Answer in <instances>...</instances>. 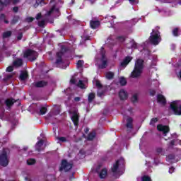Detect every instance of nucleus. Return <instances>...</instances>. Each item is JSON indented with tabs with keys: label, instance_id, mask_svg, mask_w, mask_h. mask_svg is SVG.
Listing matches in <instances>:
<instances>
[{
	"label": "nucleus",
	"instance_id": "nucleus-1",
	"mask_svg": "<svg viewBox=\"0 0 181 181\" xmlns=\"http://www.w3.org/2000/svg\"><path fill=\"white\" fill-rule=\"evenodd\" d=\"M144 72V59H138L135 62L134 68L129 75L130 78H141Z\"/></svg>",
	"mask_w": 181,
	"mask_h": 181
},
{
	"label": "nucleus",
	"instance_id": "nucleus-2",
	"mask_svg": "<svg viewBox=\"0 0 181 181\" xmlns=\"http://www.w3.org/2000/svg\"><path fill=\"white\" fill-rule=\"evenodd\" d=\"M125 166V160L123 158L118 159L112 167V172L116 177L121 176L124 173V168Z\"/></svg>",
	"mask_w": 181,
	"mask_h": 181
},
{
	"label": "nucleus",
	"instance_id": "nucleus-3",
	"mask_svg": "<svg viewBox=\"0 0 181 181\" xmlns=\"http://www.w3.org/2000/svg\"><path fill=\"white\" fill-rule=\"evenodd\" d=\"M96 64L99 69H105V67H107V64H108V60L105 57V52L103 47L101 48L99 59L96 61Z\"/></svg>",
	"mask_w": 181,
	"mask_h": 181
},
{
	"label": "nucleus",
	"instance_id": "nucleus-4",
	"mask_svg": "<svg viewBox=\"0 0 181 181\" xmlns=\"http://www.w3.org/2000/svg\"><path fill=\"white\" fill-rule=\"evenodd\" d=\"M149 40L152 45H159V42H160V34L158 30H153L151 33V36L149 37Z\"/></svg>",
	"mask_w": 181,
	"mask_h": 181
},
{
	"label": "nucleus",
	"instance_id": "nucleus-5",
	"mask_svg": "<svg viewBox=\"0 0 181 181\" xmlns=\"http://www.w3.org/2000/svg\"><path fill=\"white\" fill-rule=\"evenodd\" d=\"M170 108L173 111L175 115H181V101H173L170 105Z\"/></svg>",
	"mask_w": 181,
	"mask_h": 181
},
{
	"label": "nucleus",
	"instance_id": "nucleus-6",
	"mask_svg": "<svg viewBox=\"0 0 181 181\" xmlns=\"http://www.w3.org/2000/svg\"><path fill=\"white\" fill-rule=\"evenodd\" d=\"M38 54L33 49H27L24 52V57L28 59L30 62H34L37 59Z\"/></svg>",
	"mask_w": 181,
	"mask_h": 181
},
{
	"label": "nucleus",
	"instance_id": "nucleus-7",
	"mask_svg": "<svg viewBox=\"0 0 181 181\" xmlns=\"http://www.w3.org/2000/svg\"><path fill=\"white\" fill-rule=\"evenodd\" d=\"M69 113L71 114V118L74 125L77 127V125H78V117H79L78 110H71Z\"/></svg>",
	"mask_w": 181,
	"mask_h": 181
},
{
	"label": "nucleus",
	"instance_id": "nucleus-8",
	"mask_svg": "<svg viewBox=\"0 0 181 181\" xmlns=\"http://www.w3.org/2000/svg\"><path fill=\"white\" fill-rule=\"evenodd\" d=\"M71 168H73L71 163H69L66 160H63L61 164L60 170H64L65 172H67L68 170H70Z\"/></svg>",
	"mask_w": 181,
	"mask_h": 181
},
{
	"label": "nucleus",
	"instance_id": "nucleus-9",
	"mask_svg": "<svg viewBox=\"0 0 181 181\" xmlns=\"http://www.w3.org/2000/svg\"><path fill=\"white\" fill-rule=\"evenodd\" d=\"M8 156H6V151H4L0 156V165L1 166H8Z\"/></svg>",
	"mask_w": 181,
	"mask_h": 181
},
{
	"label": "nucleus",
	"instance_id": "nucleus-10",
	"mask_svg": "<svg viewBox=\"0 0 181 181\" xmlns=\"http://www.w3.org/2000/svg\"><path fill=\"white\" fill-rule=\"evenodd\" d=\"M157 130L159 131V132H163V135H166V134L169 132L170 129L168 126H165L163 124H158L157 125Z\"/></svg>",
	"mask_w": 181,
	"mask_h": 181
},
{
	"label": "nucleus",
	"instance_id": "nucleus-11",
	"mask_svg": "<svg viewBox=\"0 0 181 181\" xmlns=\"http://www.w3.org/2000/svg\"><path fill=\"white\" fill-rule=\"evenodd\" d=\"M45 142V140L41 139L37 141V143L35 144V149L40 152V151H43L45 149V145L43 144Z\"/></svg>",
	"mask_w": 181,
	"mask_h": 181
},
{
	"label": "nucleus",
	"instance_id": "nucleus-12",
	"mask_svg": "<svg viewBox=\"0 0 181 181\" xmlns=\"http://www.w3.org/2000/svg\"><path fill=\"white\" fill-rule=\"evenodd\" d=\"M131 60H132V57H126L120 64L121 67H123L124 69H125V66L129 64V63L131 62Z\"/></svg>",
	"mask_w": 181,
	"mask_h": 181
},
{
	"label": "nucleus",
	"instance_id": "nucleus-13",
	"mask_svg": "<svg viewBox=\"0 0 181 181\" xmlns=\"http://www.w3.org/2000/svg\"><path fill=\"white\" fill-rule=\"evenodd\" d=\"M90 28H92V29H97V28H98V26H100V21L98 20L92 19L90 21Z\"/></svg>",
	"mask_w": 181,
	"mask_h": 181
},
{
	"label": "nucleus",
	"instance_id": "nucleus-14",
	"mask_svg": "<svg viewBox=\"0 0 181 181\" xmlns=\"http://www.w3.org/2000/svg\"><path fill=\"white\" fill-rule=\"evenodd\" d=\"M33 86L37 88L46 87V86H47V82L45 81H39L37 82H35Z\"/></svg>",
	"mask_w": 181,
	"mask_h": 181
},
{
	"label": "nucleus",
	"instance_id": "nucleus-15",
	"mask_svg": "<svg viewBox=\"0 0 181 181\" xmlns=\"http://www.w3.org/2000/svg\"><path fill=\"white\" fill-rule=\"evenodd\" d=\"M15 103H16V100L13 98H9L5 100L6 107H7V108H11Z\"/></svg>",
	"mask_w": 181,
	"mask_h": 181
},
{
	"label": "nucleus",
	"instance_id": "nucleus-16",
	"mask_svg": "<svg viewBox=\"0 0 181 181\" xmlns=\"http://www.w3.org/2000/svg\"><path fill=\"white\" fill-rule=\"evenodd\" d=\"M95 84L98 88H99L98 91V95L99 97H103V95H104V91H102L100 89L103 87V86L101 85V83H100V81H96Z\"/></svg>",
	"mask_w": 181,
	"mask_h": 181
},
{
	"label": "nucleus",
	"instance_id": "nucleus-17",
	"mask_svg": "<svg viewBox=\"0 0 181 181\" xmlns=\"http://www.w3.org/2000/svg\"><path fill=\"white\" fill-rule=\"evenodd\" d=\"M157 101L163 105H165L166 104V98H165V96H163V95H158Z\"/></svg>",
	"mask_w": 181,
	"mask_h": 181
},
{
	"label": "nucleus",
	"instance_id": "nucleus-18",
	"mask_svg": "<svg viewBox=\"0 0 181 181\" xmlns=\"http://www.w3.org/2000/svg\"><path fill=\"white\" fill-rule=\"evenodd\" d=\"M52 13H57L59 14V8H56V6H53L50 11H47L45 14V16H50Z\"/></svg>",
	"mask_w": 181,
	"mask_h": 181
},
{
	"label": "nucleus",
	"instance_id": "nucleus-19",
	"mask_svg": "<svg viewBox=\"0 0 181 181\" xmlns=\"http://www.w3.org/2000/svg\"><path fill=\"white\" fill-rule=\"evenodd\" d=\"M107 171L106 168H103L101 170V171H98L99 177L100 179H105V177H107Z\"/></svg>",
	"mask_w": 181,
	"mask_h": 181
},
{
	"label": "nucleus",
	"instance_id": "nucleus-20",
	"mask_svg": "<svg viewBox=\"0 0 181 181\" xmlns=\"http://www.w3.org/2000/svg\"><path fill=\"white\" fill-rule=\"evenodd\" d=\"M119 96L121 100H127L128 98V93L124 90H122L119 92Z\"/></svg>",
	"mask_w": 181,
	"mask_h": 181
},
{
	"label": "nucleus",
	"instance_id": "nucleus-21",
	"mask_svg": "<svg viewBox=\"0 0 181 181\" xmlns=\"http://www.w3.org/2000/svg\"><path fill=\"white\" fill-rule=\"evenodd\" d=\"M13 64L15 67H21L23 64V61H22V59H17L13 62Z\"/></svg>",
	"mask_w": 181,
	"mask_h": 181
},
{
	"label": "nucleus",
	"instance_id": "nucleus-22",
	"mask_svg": "<svg viewBox=\"0 0 181 181\" xmlns=\"http://www.w3.org/2000/svg\"><path fill=\"white\" fill-rule=\"evenodd\" d=\"M28 71H22L21 74H20V76H19V78L20 80H21L22 81H25V79L28 78Z\"/></svg>",
	"mask_w": 181,
	"mask_h": 181
},
{
	"label": "nucleus",
	"instance_id": "nucleus-23",
	"mask_svg": "<svg viewBox=\"0 0 181 181\" xmlns=\"http://www.w3.org/2000/svg\"><path fill=\"white\" fill-rule=\"evenodd\" d=\"M167 162H169L170 163H173L175 162H177V160L175 159V156L170 155L166 158Z\"/></svg>",
	"mask_w": 181,
	"mask_h": 181
},
{
	"label": "nucleus",
	"instance_id": "nucleus-24",
	"mask_svg": "<svg viewBox=\"0 0 181 181\" xmlns=\"http://www.w3.org/2000/svg\"><path fill=\"white\" fill-rule=\"evenodd\" d=\"M94 98H95V93H89L88 95V103H93V101H94Z\"/></svg>",
	"mask_w": 181,
	"mask_h": 181
},
{
	"label": "nucleus",
	"instance_id": "nucleus-25",
	"mask_svg": "<svg viewBox=\"0 0 181 181\" xmlns=\"http://www.w3.org/2000/svg\"><path fill=\"white\" fill-rule=\"evenodd\" d=\"M105 77L107 80H112V78H114V73L112 71L107 72L105 74Z\"/></svg>",
	"mask_w": 181,
	"mask_h": 181
},
{
	"label": "nucleus",
	"instance_id": "nucleus-26",
	"mask_svg": "<svg viewBox=\"0 0 181 181\" xmlns=\"http://www.w3.org/2000/svg\"><path fill=\"white\" fill-rule=\"evenodd\" d=\"M12 2L11 0H5L4 2H1L0 0V11L4 8V5H9Z\"/></svg>",
	"mask_w": 181,
	"mask_h": 181
},
{
	"label": "nucleus",
	"instance_id": "nucleus-27",
	"mask_svg": "<svg viewBox=\"0 0 181 181\" xmlns=\"http://www.w3.org/2000/svg\"><path fill=\"white\" fill-rule=\"evenodd\" d=\"M12 35V32L11 31H6L3 33V39H6L8 37H11Z\"/></svg>",
	"mask_w": 181,
	"mask_h": 181
},
{
	"label": "nucleus",
	"instance_id": "nucleus-28",
	"mask_svg": "<svg viewBox=\"0 0 181 181\" xmlns=\"http://www.w3.org/2000/svg\"><path fill=\"white\" fill-rule=\"evenodd\" d=\"M127 128L129 129L132 128V119L131 117L127 118Z\"/></svg>",
	"mask_w": 181,
	"mask_h": 181
},
{
	"label": "nucleus",
	"instance_id": "nucleus-29",
	"mask_svg": "<svg viewBox=\"0 0 181 181\" xmlns=\"http://www.w3.org/2000/svg\"><path fill=\"white\" fill-rule=\"evenodd\" d=\"M57 140L58 141V143L67 142V138L64 136H57Z\"/></svg>",
	"mask_w": 181,
	"mask_h": 181
},
{
	"label": "nucleus",
	"instance_id": "nucleus-30",
	"mask_svg": "<svg viewBox=\"0 0 181 181\" xmlns=\"http://www.w3.org/2000/svg\"><path fill=\"white\" fill-rule=\"evenodd\" d=\"M84 65V61L83 60H78V62L76 63V67L78 69H81L83 66Z\"/></svg>",
	"mask_w": 181,
	"mask_h": 181
},
{
	"label": "nucleus",
	"instance_id": "nucleus-31",
	"mask_svg": "<svg viewBox=\"0 0 181 181\" xmlns=\"http://www.w3.org/2000/svg\"><path fill=\"white\" fill-rule=\"evenodd\" d=\"M158 121H159V119H158L157 117L151 119L150 122V125H152V127H155V123L158 122Z\"/></svg>",
	"mask_w": 181,
	"mask_h": 181
},
{
	"label": "nucleus",
	"instance_id": "nucleus-32",
	"mask_svg": "<svg viewBox=\"0 0 181 181\" xmlns=\"http://www.w3.org/2000/svg\"><path fill=\"white\" fill-rule=\"evenodd\" d=\"M77 86L80 88H86V85L84 84V83H83V81L81 80H79V81L77 83Z\"/></svg>",
	"mask_w": 181,
	"mask_h": 181
},
{
	"label": "nucleus",
	"instance_id": "nucleus-33",
	"mask_svg": "<svg viewBox=\"0 0 181 181\" xmlns=\"http://www.w3.org/2000/svg\"><path fill=\"white\" fill-rule=\"evenodd\" d=\"M35 163H36V160H35L33 158H30V159L27 160L28 165H35Z\"/></svg>",
	"mask_w": 181,
	"mask_h": 181
},
{
	"label": "nucleus",
	"instance_id": "nucleus-34",
	"mask_svg": "<svg viewBox=\"0 0 181 181\" xmlns=\"http://www.w3.org/2000/svg\"><path fill=\"white\" fill-rule=\"evenodd\" d=\"M47 112V109L46 107H41L40 110V114L41 115H45Z\"/></svg>",
	"mask_w": 181,
	"mask_h": 181
},
{
	"label": "nucleus",
	"instance_id": "nucleus-35",
	"mask_svg": "<svg viewBox=\"0 0 181 181\" xmlns=\"http://www.w3.org/2000/svg\"><path fill=\"white\" fill-rule=\"evenodd\" d=\"M132 103H138V94H134L133 95L132 98Z\"/></svg>",
	"mask_w": 181,
	"mask_h": 181
},
{
	"label": "nucleus",
	"instance_id": "nucleus-36",
	"mask_svg": "<svg viewBox=\"0 0 181 181\" xmlns=\"http://www.w3.org/2000/svg\"><path fill=\"white\" fill-rule=\"evenodd\" d=\"M119 83H120L121 86H126L127 79H125V78H120Z\"/></svg>",
	"mask_w": 181,
	"mask_h": 181
},
{
	"label": "nucleus",
	"instance_id": "nucleus-37",
	"mask_svg": "<svg viewBox=\"0 0 181 181\" xmlns=\"http://www.w3.org/2000/svg\"><path fill=\"white\" fill-rule=\"evenodd\" d=\"M141 180L142 181H152L151 180V177L146 176V175L143 176L142 178H141Z\"/></svg>",
	"mask_w": 181,
	"mask_h": 181
},
{
	"label": "nucleus",
	"instance_id": "nucleus-38",
	"mask_svg": "<svg viewBox=\"0 0 181 181\" xmlns=\"http://www.w3.org/2000/svg\"><path fill=\"white\" fill-rule=\"evenodd\" d=\"M179 32V30L177 28H175L173 30V33L174 35V36H179V35L177 34Z\"/></svg>",
	"mask_w": 181,
	"mask_h": 181
},
{
	"label": "nucleus",
	"instance_id": "nucleus-39",
	"mask_svg": "<svg viewBox=\"0 0 181 181\" xmlns=\"http://www.w3.org/2000/svg\"><path fill=\"white\" fill-rule=\"evenodd\" d=\"M6 71H8V73H11V71H13V66H10L7 67Z\"/></svg>",
	"mask_w": 181,
	"mask_h": 181
},
{
	"label": "nucleus",
	"instance_id": "nucleus-40",
	"mask_svg": "<svg viewBox=\"0 0 181 181\" xmlns=\"http://www.w3.org/2000/svg\"><path fill=\"white\" fill-rule=\"evenodd\" d=\"M42 3V0H37L36 1V4L34 5L35 8H37V6H39L40 4Z\"/></svg>",
	"mask_w": 181,
	"mask_h": 181
},
{
	"label": "nucleus",
	"instance_id": "nucleus-41",
	"mask_svg": "<svg viewBox=\"0 0 181 181\" xmlns=\"http://www.w3.org/2000/svg\"><path fill=\"white\" fill-rule=\"evenodd\" d=\"M45 20H42V21L38 22L39 26H45Z\"/></svg>",
	"mask_w": 181,
	"mask_h": 181
},
{
	"label": "nucleus",
	"instance_id": "nucleus-42",
	"mask_svg": "<svg viewBox=\"0 0 181 181\" xmlns=\"http://www.w3.org/2000/svg\"><path fill=\"white\" fill-rule=\"evenodd\" d=\"M27 22H33L35 21V18L33 17H28L26 18Z\"/></svg>",
	"mask_w": 181,
	"mask_h": 181
},
{
	"label": "nucleus",
	"instance_id": "nucleus-43",
	"mask_svg": "<svg viewBox=\"0 0 181 181\" xmlns=\"http://www.w3.org/2000/svg\"><path fill=\"white\" fill-rule=\"evenodd\" d=\"M11 2L13 5H16L17 4H19V2H21V0H13Z\"/></svg>",
	"mask_w": 181,
	"mask_h": 181
},
{
	"label": "nucleus",
	"instance_id": "nucleus-44",
	"mask_svg": "<svg viewBox=\"0 0 181 181\" xmlns=\"http://www.w3.org/2000/svg\"><path fill=\"white\" fill-rule=\"evenodd\" d=\"M88 136H95V131H93L88 134Z\"/></svg>",
	"mask_w": 181,
	"mask_h": 181
},
{
	"label": "nucleus",
	"instance_id": "nucleus-45",
	"mask_svg": "<svg viewBox=\"0 0 181 181\" xmlns=\"http://www.w3.org/2000/svg\"><path fill=\"white\" fill-rule=\"evenodd\" d=\"M12 74H8L6 76V77L4 78V81H6V80H9V78H11Z\"/></svg>",
	"mask_w": 181,
	"mask_h": 181
},
{
	"label": "nucleus",
	"instance_id": "nucleus-46",
	"mask_svg": "<svg viewBox=\"0 0 181 181\" xmlns=\"http://www.w3.org/2000/svg\"><path fill=\"white\" fill-rule=\"evenodd\" d=\"M23 36V35L22 33H20V34L18 35V37H17L18 40H21Z\"/></svg>",
	"mask_w": 181,
	"mask_h": 181
},
{
	"label": "nucleus",
	"instance_id": "nucleus-47",
	"mask_svg": "<svg viewBox=\"0 0 181 181\" xmlns=\"http://www.w3.org/2000/svg\"><path fill=\"white\" fill-rule=\"evenodd\" d=\"M70 83H71V84H76V78H72L70 80Z\"/></svg>",
	"mask_w": 181,
	"mask_h": 181
},
{
	"label": "nucleus",
	"instance_id": "nucleus-48",
	"mask_svg": "<svg viewBox=\"0 0 181 181\" xmlns=\"http://www.w3.org/2000/svg\"><path fill=\"white\" fill-rule=\"evenodd\" d=\"M13 12L16 13L19 11V8L18 6L13 7Z\"/></svg>",
	"mask_w": 181,
	"mask_h": 181
},
{
	"label": "nucleus",
	"instance_id": "nucleus-49",
	"mask_svg": "<svg viewBox=\"0 0 181 181\" xmlns=\"http://www.w3.org/2000/svg\"><path fill=\"white\" fill-rule=\"evenodd\" d=\"M150 94L151 95H155V94H156V91H155L154 90H151Z\"/></svg>",
	"mask_w": 181,
	"mask_h": 181
},
{
	"label": "nucleus",
	"instance_id": "nucleus-50",
	"mask_svg": "<svg viewBox=\"0 0 181 181\" xmlns=\"http://www.w3.org/2000/svg\"><path fill=\"white\" fill-rule=\"evenodd\" d=\"M173 172H175V168L171 167L169 169V173H173Z\"/></svg>",
	"mask_w": 181,
	"mask_h": 181
},
{
	"label": "nucleus",
	"instance_id": "nucleus-51",
	"mask_svg": "<svg viewBox=\"0 0 181 181\" xmlns=\"http://www.w3.org/2000/svg\"><path fill=\"white\" fill-rule=\"evenodd\" d=\"M42 17V14L41 13H38L37 16H36V19L37 21H39V19H40V18Z\"/></svg>",
	"mask_w": 181,
	"mask_h": 181
},
{
	"label": "nucleus",
	"instance_id": "nucleus-52",
	"mask_svg": "<svg viewBox=\"0 0 181 181\" xmlns=\"http://www.w3.org/2000/svg\"><path fill=\"white\" fill-rule=\"evenodd\" d=\"M86 141H93V136H90V137H85Z\"/></svg>",
	"mask_w": 181,
	"mask_h": 181
},
{
	"label": "nucleus",
	"instance_id": "nucleus-53",
	"mask_svg": "<svg viewBox=\"0 0 181 181\" xmlns=\"http://www.w3.org/2000/svg\"><path fill=\"white\" fill-rule=\"evenodd\" d=\"M119 42H124L125 40V37H119Z\"/></svg>",
	"mask_w": 181,
	"mask_h": 181
},
{
	"label": "nucleus",
	"instance_id": "nucleus-54",
	"mask_svg": "<svg viewBox=\"0 0 181 181\" xmlns=\"http://www.w3.org/2000/svg\"><path fill=\"white\" fill-rule=\"evenodd\" d=\"M80 100H81L80 97H76L74 98V101H76V103H78V101H80Z\"/></svg>",
	"mask_w": 181,
	"mask_h": 181
},
{
	"label": "nucleus",
	"instance_id": "nucleus-55",
	"mask_svg": "<svg viewBox=\"0 0 181 181\" xmlns=\"http://www.w3.org/2000/svg\"><path fill=\"white\" fill-rule=\"evenodd\" d=\"M90 131V129H88V127H86L85 129H84V132L85 134H88V132Z\"/></svg>",
	"mask_w": 181,
	"mask_h": 181
},
{
	"label": "nucleus",
	"instance_id": "nucleus-56",
	"mask_svg": "<svg viewBox=\"0 0 181 181\" xmlns=\"http://www.w3.org/2000/svg\"><path fill=\"white\" fill-rule=\"evenodd\" d=\"M0 18L3 19V21H4V19H5V15H4V14H1V15H0Z\"/></svg>",
	"mask_w": 181,
	"mask_h": 181
},
{
	"label": "nucleus",
	"instance_id": "nucleus-57",
	"mask_svg": "<svg viewBox=\"0 0 181 181\" xmlns=\"http://www.w3.org/2000/svg\"><path fill=\"white\" fill-rule=\"evenodd\" d=\"M60 62H62V59H57V64H59Z\"/></svg>",
	"mask_w": 181,
	"mask_h": 181
},
{
	"label": "nucleus",
	"instance_id": "nucleus-58",
	"mask_svg": "<svg viewBox=\"0 0 181 181\" xmlns=\"http://www.w3.org/2000/svg\"><path fill=\"white\" fill-rule=\"evenodd\" d=\"M4 23H9V21H8V20L4 19Z\"/></svg>",
	"mask_w": 181,
	"mask_h": 181
},
{
	"label": "nucleus",
	"instance_id": "nucleus-59",
	"mask_svg": "<svg viewBox=\"0 0 181 181\" xmlns=\"http://www.w3.org/2000/svg\"><path fill=\"white\" fill-rule=\"evenodd\" d=\"M53 131H54V135H55V136L57 135V134H56V129L53 128Z\"/></svg>",
	"mask_w": 181,
	"mask_h": 181
},
{
	"label": "nucleus",
	"instance_id": "nucleus-60",
	"mask_svg": "<svg viewBox=\"0 0 181 181\" xmlns=\"http://www.w3.org/2000/svg\"><path fill=\"white\" fill-rule=\"evenodd\" d=\"M132 47L135 49L136 47V44H134Z\"/></svg>",
	"mask_w": 181,
	"mask_h": 181
},
{
	"label": "nucleus",
	"instance_id": "nucleus-61",
	"mask_svg": "<svg viewBox=\"0 0 181 181\" xmlns=\"http://www.w3.org/2000/svg\"><path fill=\"white\" fill-rule=\"evenodd\" d=\"M130 2L134 3V2H136V0H129Z\"/></svg>",
	"mask_w": 181,
	"mask_h": 181
},
{
	"label": "nucleus",
	"instance_id": "nucleus-62",
	"mask_svg": "<svg viewBox=\"0 0 181 181\" xmlns=\"http://www.w3.org/2000/svg\"><path fill=\"white\" fill-rule=\"evenodd\" d=\"M100 168H101V165L98 166L97 170H100Z\"/></svg>",
	"mask_w": 181,
	"mask_h": 181
},
{
	"label": "nucleus",
	"instance_id": "nucleus-63",
	"mask_svg": "<svg viewBox=\"0 0 181 181\" xmlns=\"http://www.w3.org/2000/svg\"><path fill=\"white\" fill-rule=\"evenodd\" d=\"M146 165L147 166H151V165L148 164V161H146Z\"/></svg>",
	"mask_w": 181,
	"mask_h": 181
},
{
	"label": "nucleus",
	"instance_id": "nucleus-64",
	"mask_svg": "<svg viewBox=\"0 0 181 181\" xmlns=\"http://www.w3.org/2000/svg\"><path fill=\"white\" fill-rule=\"evenodd\" d=\"M23 149H24V151H28V147H25Z\"/></svg>",
	"mask_w": 181,
	"mask_h": 181
}]
</instances>
